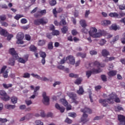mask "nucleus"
Wrapping results in <instances>:
<instances>
[{
  "mask_svg": "<svg viewBox=\"0 0 125 125\" xmlns=\"http://www.w3.org/2000/svg\"><path fill=\"white\" fill-rule=\"evenodd\" d=\"M40 90V86H37L35 87V88L34 89V93L36 94H39V93L37 91V90Z\"/></svg>",
  "mask_w": 125,
  "mask_h": 125,
  "instance_id": "4d7b16f0",
  "label": "nucleus"
},
{
  "mask_svg": "<svg viewBox=\"0 0 125 125\" xmlns=\"http://www.w3.org/2000/svg\"><path fill=\"white\" fill-rule=\"evenodd\" d=\"M61 102L62 103V105L64 106V107H66L67 111H69L72 109V106L71 105H68L69 103L68 102L64 99H61Z\"/></svg>",
  "mask_w": 125,
  "mask_h": 125,
  "instance_id": "9b49d317",
  "label": "nucleus"
},
{
  "mask_svg": "<svg viewBox=\"0 0 125 125\" xmlns=\"http://www.w3.org/2000/svg\"><path fill=\"white\" fill-rule=\"evenodd\" d=\"M96 32H97V29L95 27H91L90 31H88L89 35L92 38H100L102 36V33L98 32L96 33Z\"/></svg>",
  "mask_w": 125,
  "mask_h": 125,
  "instance_id": "7ed1b4c3",
  "label": "nucleus"
},
{
  "mask_svg": "<svg viewBox=\"0 0 125 125\" xmlns=\"http://www.w3.org/2000/svg\"><path fill=\"white\" fill-rule=\"evenodd\" d=\"M105 65L104 63H100L99 62L96 61L94 62H91L89 63H86L85 67L88 70H91L92 68L95 67V66H97L98 68H99V67L103 68L105 66Z\"/></svg>",
  "mask_w": 125,
  "mask_h": 125,
  "instance_id": "f03ea898",
  "label": "nucleus"
},
{
  "mask_svg": "<svg viewBox=\"0 0 125 125\" xmlns=\"http://www.w3.org/2000/svg\"><path fill=\"white\" fill-rule=\"evenodd\" d=\"M31 75L28 72L24 73L22 76V78H24V79H29Z\"/></svg>",
  "mask_w": 125,
  "mask_h": 125,
  "instance_id": "c756f323",
  "label": "nucleus"
},
{
  "mask_svg": "<svg viewBox=\"0 0 125 125\" xmlns=\"http://www.w3.org/2000/svg\"><path fill=\"white\" fill-rule=\"evenodd\" d=\"M119 35H117L116 36H115L112 40V42H117V41L119 40Z\"/></svg>",
  "mask_w": 125,
  "mask_h": 125,
  "instance_id": "0e129e2a",
  "label": "nucleus"
},
{
  "mask_svg": "<svg viewBox=\"0 0 125 125\" xmlns=\"http://www.w3.org/2000/svg\"><path fill=\"white\" fill-rule=\"evenodd\" d=\"M63 11V9L62 8H59L58 10H56V8H55L53 10V14L56 18L57 17V13H61Z\"/></svg>",
  "mask_w": 125,
  "mask_h": 125,
  "instance_id": "4468645a",
  "label": "nucleus"
},
{
  "mask_svg": "<svg viewBox=\"0 0 125 125\" xmlns=\"http://www.w3.org/2000/svg\"><path fill=\"white\" fill-rule=\"evenodd\" d=\"M90 54L91 55H96V54H97V52L95 50H91L90 51Z\"/></svg>",
  "mask_w": 125,
  "mask_h": 125,
  "instance_id": "69168bd1",
  "label": "nucleus"
},
{
  "mask_svg": "<svg viewBox=\"0 0 125 125\" xmlns=\"http://www.w3.org/2000/svg\"><path fill=\"white\" fill-rule=\"evenodd\" d=\"M99 103L100 104H102L104 107H107L108 106V99H100L99 101Z\"/></svg>",
  "mask_w": 125,
  "mask_h": 125,
  "instance_id": "2eb2a0df",
  "label": "nucleus"
},
{
  "mask_svg": "<svg viewBox=\"0 0 125 125\" xmlns=\"http://www.w3.org/2000/svg\"><path fill=\"white\" fill-rule=\"evenodd\" d=\"M42 97L43 99V104H44V105H49V98L46 96V93L45 92H43Z\"/></svg>",
  "mask_w": 125,
  "mask_h": 125,
  "instance_id": "f8f14e48",
  "label": "nucleus"
},
{
  "mask_svg": "<svg viewBox=\"0 0 125 125\" xmlns=\"http://www.w3.org/2000/svg\"><path fill=\"white\" fill-rule=\"evenodd\" d=\"M68 60L69 61L70 64L71 65H74L75 64V58L73 56H69L66 57V61Z\"/></svg>",
  "mask_w": 125,
  "mask_h": 125,
  "instance_id": "dca6fc26",
  "label": "nucleus"
},
{
  "mask_svg": "<svg viewBox=\"0 0 125 125\" xmlns=\"http://www.w3.org/2000/svg\"><path fill=\"white\" fill-rule=\"evenodd\" d=\"M117 70H110L107 73V75L109 77H114V76L117 75Z\"/></svg>",
  "mask_w": 125,
  "mask_h": 125,
  "instance_id": "6ab92c4d",
  "label": "nucleus"
},
{
  "mask_svg": "<svg viewBox=\"0 0 125 125\" xmlns=\"http://www.w3.org/2000/svg\"><path fill=\"white\" fill-rule=\"evenodd\" d=\"M0 35L1 36H3L4 37H7V39L8 41H10V40H11V38H13V35L12 34L8 35V32H7V31L1 28V27L0 26Z\"/></svg>",
  "mask_w": 125,
  "mask_h": 125,
  "instance_id": "39448f33",
  "label": "nucleus"
},
{
  "mask_svg": "<svg viewBox=\"0 0 125 125\" xmlns=\"http://www.w3.org/2000/svg\"><path fill=\"white\" fill-rule=\"evenodd\" d=\"M31 75L32 76V77H33L34 78L38 79V80H41V81L42 80V78L41 77V76L38 74H35L34 73H32L31 74Z\"/></svg>",
  "mask_w": 125,
  "mask_h": 125,
  "instance_id": "7c9ffc66",
  "label": "nucleus"
},
{
  "mask_svg": "<svg viewBox=\"0 0 125 125\" xmlns=\"http://www.w3.org/2000/svg\"><path fill=\"white\" fill-rule=\"evenodd\" d=\"M84 92V90H83V86H80L79 89V95H83Z\"/></svg>",
  "mask_w": 125,
  "mask_h": 125,
  "instance_id": "c9c22d12",
  "label": "nucleus"
},
{
  "mask_svg": "<svg viewBox=\"0 0 125 125\" xmlns=\"http://www.w3.org/2000/svg\"><path fill=\"white\" fill-rule=\"evenodd\" d=\"M93 74L92 70H88L86 72V76L88 78Z\"/></svg>",
  "mask_w": 125,
  "mask_h": 125,
  "instance_id": "4c0bfd02",
  "label": "nucleus"
},
{
  "mask_svg": "<svg viewBox=\"0 0 125 125\" xmlns=\"http://www.w3.org/2000/svg\"><path fill=\"white\" fill-rule=\"evenodd\" d=\"M118 95H117V94H114V93H111L110 94L109 96V98L107 99V103H108V104H114V99L115 100V99L116 98V97H117Z\"/></svg>",
  "mask_w": 125,
  "mask_h": 125,
  "instance_id": "9d476101",
  "label": "nucleus"
},
{
  "mask_svg": "<svg viewBox=\"0 0 125 125\" xmlns=\"http://www.w3.org/2000/svg\"><path fill=\"white\" fill-rule=\"evenodd\" d=\"M18 100V99H17V97L15 96H13L11 97V102L12 103H13V104H16V103H17Z\"/></svg>",
  "mask_w": 125,
  "mask_h": 125,
  "instance_id": "cd10ccee",
  "label": "nucleus"
},
{
  "mask_svg": "<svg viewBox=\"0 0 125 125\" xmlns=\"http://www.w3.org/2000/svg\"><path fill=\"white\" fill-rule=\"evenodd\" d=\"M65 123H67V124H71L73 122V121L72 120L69 119L68 118H67L65 120Z\"/></svg>",
  "mask_w": 125,
  "mask_h": 125,
  "instance_id": "bf43d9fd",
  "label": "nucleus"
},
{
  "mask_svg": "<svg viewBox=\"0 0 125 125\" xmlns=\"http://www.w3.org/2000/svg\"><path fill=\"white\" fill-rule=\"evenodd\" d=\"M81 111L83 113V117L81 118V122L83 123H86L89 121V120L87 118L88 115L86 114H91L92 113V110L90 108L88 107H85L84 109H81Z\"/></svg>",
  "mask_w": 125,
  "mask_h": 125,
  "instance_id": "f257e3e1",
  "label": "nucleus"
},
{
  "mask_svg": "<svg viewBox=\"0 0 125 125\" xmlns=\"http://www.w3.org/2000/svg\"><path fill=\"white\" fill-rule=\"evenodd\" d=\"M68 116L72 118H76L77 117V114L76 113H69Z\"/></svg>",
  "mask_w": 125,
  "mask_h": 125,
  "instance_id": "de8ad7c7",
  "label": "nucleus"
},
{
  "mask_svg": "<svg viewBox=\"0 0 125 125\" xmlns=\"http://www.w3.org/2000/svg\"><path fill=\"white\" fill-rule=\"evenodd\" d=\"M67 22H66V20L65 19H62L59 22V26H61V25H66Z\"/></svg>",
  "mask_w": 125,
  "mask_h": 125,
  "instance_id": "58836bf2",
  "label": "nucleus"
},
{
  "mask_svg": "<svg viewBox=\"0 0 125 125\" xmlns=\"http://www.w3.org/2000/svg\"><path fill=\"white\" fill-rule=\"evenodd\" d=\"M15 60H16L14 59V58L10 59L9 62V65H11V66H14L15 64Z\"/></svg>",
  "mask_w": 125,
  "mask_h": 125,
  "instance_id": "bb28decb",
  "label": "nucleus"
},
{
  "mask_svg": "<svg viewBox=\"0 0 125 125\" xmlns=\"http://www.w3.org/2000/svg\"><path fill=\"white\" fill-rule=\"evenodd\" d=\"M29 49L31 51H33V52H36V51H37V47L34 45H31L29 47Z\"/></svg>",
  "mask_w": 125,
  "mask_h": 125,
  "instance_id": "473e14b6",
  "label": "nucleus"
},
{
  "mask_svg": "<svg viewBox=\"0 0 125 125\" xmlns=\"http://www.w3.org/2000/svg\"><path fill=\"white\" fill-rule=\"evenodd\" d=\"M111 21L110 20H104L102 21V25L103 26H107V25H110Z\"/></svg>",
  "mask_w": 125,
  "mask_h": 125,
  "instance_id": "4be33fe9",
  "label": "nucleus"
},
{
  "mask_svg": "<svg viewBox=\"0 0 125 125\" xmlns=\"http://www.w3.org/2000/svg\"><path fill=\"white\" fill-rule=\"evenodd\" d=\"M101 78L103 82H107V77L106 75L103 74L101 75Z\"/></svg>",
  "mask_w": 125,
  "mask_h": 125,
  "instance_id": "37998d69",
  "label": "nucleus"
},
{
  "mask_svg": "<svg viewBox=\"0 0 125 125\" xmlns=\"http://www.w3.org/2000/svg\"><path fill=\"white\" fill-rule=\"evenodd\" d=\"M119 9H120V10H125V4L120 5L119 6Z\"/></svg>",
  "mask_w": 125,
  "mask_h": 125,
  "instance_id": "052dcab7",
  "label": "nucleus"
},
{
  "mask_svg": "<svg viewBox=\"0 0 125 125\" xmlns=\"http://www.w3.org/2000/svg\"><path fill=\"white\" fill-rule=\"evenodd\" d=\"M22 17H24L23 15L17 14L14 17V19H16V20H18L20 18H22Z\"/></svg>",
  "mask_w": 125,
  "mask_h": 125,
  "instance_id": "79ce46f5",
  "label": "nucleus"
},
{
  "mask_svg": "<svg viewBox=\"0 0 125 125\" xmlns=\"http://www.w3.org/2000/svg\"><path fill=\"white\" fill-rule=\"evenodd\" d=\"M0 95L2 96L1 99L3 101H5V102L8 101H9V99H10L9 96L7 95L6 92H5V91L3 90H0Z\"/></svg>",
  "mask_w": 125,
  "mask_h": 125,
  "instance_id": "0eeeda50",
  "label": "nucleus"
},
{
  "mask_svg": "<svg viewBox=\"0 0 125 125\" xmlns=\"http://www.w3.org/2000/svg\"><path fill=\"white\" fill-rule=\"evenodd\" d=\"M0 20H1V21H5V20H6V15H0Z\"/></svg>",
  "mask_w": 125,
  "mask_h": 125,
  "instance_id": "ea45409f",
  "label": "nucleus"
},
{
  "mask_svg": "<svg viewBox=\"0 0 125 125\" xmlns=\"http://www.w3.org/2000/svg\"><path fill=\"white\" fill-rule=\"evenodd\" d=\"M61 31L62 34H66L68 32V26H63L61 29Z\"/></svg>",
  "mask_w": 125,
  "mask_h": 125,
  "instance_id": "c85d7f7f",
  "label": "nucleus"
},
{
  "mask_svg": "<svg viewBox=\"0 0 125 125\" xmlns=\"http://www.w3.org/2000/svg\"><path fill=\"white\" fill-rule=\"evenodd\" d=\"M3 77L5 78H8V71L6 70L3 72Z\"/></svg>",
  "mask_w": 125,
  "mask_h": 125,
  "instance_id": "603ef678",
  "label": "nucleus"
},
{
  "mask_svg": "<svg viewBox=\"0 0 125 125\" xmlns=\"http://www.w3.org/2000/svg\"><path fill=\"white\" fill-rule=\"evenodd\" d=\"M39 13L41 14V16H42V15H44L45 14H46V10L44 9L40 11H39Z\"/></svg>",
  "mask_w": 125,
  "mask_h": 125,
  "instance_id": "a18cd8bd",
  "label": "nucleus"
},
{
  "mask_svg": "<svg viewBox=\"0 0 125 125\" xmlns=\"http://www.w3.org/2000/svg\"><path fill=\"white\" fill-rule=\"evenodd\" d=\"M105 43H106V41L105 40L102 39L100 41V45H104V44H105Z\"/></svg>",
  "mask_w": 125,
  "mask_h": 125,
  "instance_id": "6e6d98bb",
  "label": "nucleus"
},
{
  "mask_svg": "<svg viewBox=\"0 0 125 125\" xmlns=\"http://www.w3.org/2000/svg\"><path fill=\"white\" fill-rule=\"evenodd\" d=\"M79 56L82 57V58H85V57H86V54L85 53H79Z\"/></svg>",
  "mask_w": 125,
  "mask_h": 125,
  "instance_id": "864d4df0",
  "label": "nucleus"
},
{
  "mask_svg": "<svg viewBox=\"0 0 125 125\" xmlns=\"http://www.w3.org/2000/svg\"><path fill=\"white\" fill-rule=\"evenodd\" d=\"M46 42V41L44 40H39L38 44V45H40V46H42L43 45H44L45 44Z\"/></svg>",
  "mask_w": 125,
  "mask_h": 125,
  "instance_id": "aec40b11",
  "label": "nucleus"
},
{
  "mask_svg": "<svg viewBox=\"0 0 125 125\" xmlns=\"http://www.w3.org/2000/svg\"><path fill=\"white\" fill-rule=\"evenodd\" d=\"M55 107L58 110H59L60 111L61 113H64V112L65 111V107H64L63 106L61 107L60 105H59V104H56Z\"/></svg>",
  "mask_w": 125,
  "mask_h": 125,
  "instance_id": "f3484780",
  "label": "nucleus"
},
{
  "mask_svg": "<svg viewBox=\"0 0 125 125\" xmlns=\"http://www.w3.org/2000/svg\"><path fill=\"white\" fill-rule=\"evenodd\" d=\"M114 101L116 103H121V100L118 97V96H116V98L114 99Z\"/></svg>",
  "mask_w": 125,
  "mask_h": 125,
  "instance_id": "5fc2aeb1",
  "label": "nucleus"
},
{
  "mask_svg": "<svg viewBox=\"0 0 125 125\" xmlns=\"http://www.w3.org/2000/svg\"><path fill=\"white\" fill-rule=\"evenodd\" d=\"M111 28L112 30H114V31H117V30H120V27H118L117 24H112L111 25Z\"/></svg>",
  "mask_w": 125,
  "mask_h": 125,
  "instance_id": "e433bc0d",
  "label": "nucleus"
},
{
  "mask_svg": "<svg viewBox=\"0 0 125 125\" xmlns=\"http://www.w3.org/2000/svg\"><path fill=\"white\" fill-rule=\"evenodd\" d=\"M0 24L1 26H3V27H7V26H8V23L5 21H1Z\"/></svg>",
  "mask_w": 125,
  "mask_h": 125,
  "instance_id": "3c124183",
  "label": "nucleus"
},
{
  "mask_svg": "<svg viewBox=\"0 0 125 125\" xmlns=\"http://www.w3.org/2000/svg\"><path fill=\"white\" fill-rule=\"evenodd\" d=\"M36 125H43V123H42L41 120H37L35 122Z\"/></svg>",
  "mask_w": 125,
  "mask_h": 125,
  "instance_id": "8fccbe9b",
  "label": "nucleus"
},
{
  "mask_svg": "<svg viewBox=\"0 0 125 125\" xmlns=\"http://www.w3.org/2000/svg\"><path fill=\"white\" fill-rule=\"evenodd\" d=\"M9 53L11 55H12L14 58V59H18L19 58V56H18V54L17 52H16V51H15V49L14 48H10L9 50Z\"/></svg>",
  "mask_w": 125,
  "mask_h": 125,
  "instance_id": "1a4fd4ad",
  "label": "nucleus"
},
{
  "mask_svg": "<svg viewBox=\"0 0 125 125\" xmlns=\"http://www.w3.org/2000/svg\"><path fill=\"white\" fill-rule=\"evenodd\" d=\"M109 16L110 17H117V18H119V14L117 13L116 12H113V13H110L109 14Z\"/></svg>",
  "mask_w": 125,
  "mask_h": 125,
  "instance_id": "393cba45",
  "label": "nucleus"
},
{
  "mask_svg": "<svg viewBox=\"0 0 125 125\" xmlns=\"http://www.w3.org/2000/svg\"><path fill=\"white\" fill-rule=\"evenodd\" d=\"M25 40H26V41H31V36L30 35H25Z\"/></svg>",
  "mask_w": 125,
  "mask_h": 125,
  "instance_id": "774afa93",
  "label": "nucleus"
},
{
  "mask_svg": "<svg viewBox=\"0 0 125 125\" xmlns=\"http://www.w3.org/2000/svg\"><path fill=\"white\" fill-rule=\"evenodd\" d=\"M6 68H7V66H6V65H4L1 68V70H0L1 74H2L3 73H4V71H5V69H6Z\"/></svg>",
  "mask_w": 125,
  "mask_h": 125,
  "instance_id": "680f3d73",
  "label": "nucleus"
},
{
  "mask_svg": "<svg viewBox=\"0 0 125 125\" xmlns=\"http://www.w3.org/2000/svg\"><path fill=\"white\" fill-rule=\"evenodd\" d=\"M26 120H29L30 119H31L32 117H33V114L31 113H28L26 114V115L25 116Z\"/></svg>",
  "mask_w": 125,
  "mask_h": 125,
  "instance_id": "a19ab883",
  "label": "nucleus"
},
{
  "mask_svg": "<svg viewBox=\"0 0 125 125\" xmlns=\"http://www.w3.org/2000/svg\"><path fill=\"white\" fill-rule=\"evenodd\" d=\"M48 23L47 19L40 18L37 19L34 21V24L36 26H40V25H45Z\"/></svg>",
  "mask_w": 125,
  "mask_h": 125,
  "instance_id": "20e7f679",
  "label": "nucleus"
},
{
  "mask_svg": "<svg viewBox=\"0 0 125 125\" xmlns=\"http://www.w3.org/2000/svg\"><path fill=\"white\" fill-rule=\"evenodd\" d=\"M69 77L70 78H78L79 77V75L71 73L69 74Z\"/></svg>",
  "mask_w": 125,
  "mask_h": 125,
  "instance_id": "09e8293b",
  "label": "nucleus"
},
{
  "mask_svg": "<svg viewBox=\"0 0 125 125\" xmlns=\"http://www.w3.org/2000/svg\"><path fill=\"white\" fill-rule=\"evenodd\" d=\"M40 55L42 58H45L46 57V54L44 52H40Z\"/></svg>",
  "mask_w": 125,
  "mask_h": 125,
  "instance_id": "c03bdc74",
  "label": "nucleus"
},
{
  "mask_svg": "<svg viewBox=\"0 0 125 125\" xmlns=\"http://www.w3.org/2000/svg\"><path fill=\"white\" fill-rule=\"evenodd\" d=\"M101 53H102V55H103L104 57H107V56H108V55H110V53L109 52V51L105 49L102 50Z\"/></svg>",
  "mask_w": 125,
  "mask_h": 125,
  "instance_id": "a211bd4d",
  "label": "nucleus"
},
{
  "mask_svg": "<svg viewBox=\"0 0 125 125\" xmlns=\"http://www.w3.org/2000/svg\"><path fill=\"white\" fill-rule=\"evenodd\" d=\"M18 61L20 63H22V64H25V63H26L28 61V57H26L25 58V60H24L22 58H19L18 59Z\"/></svg>",
  "mask_w": 125,
  "mask_h": 125,
  "instance_id": "412c9836",
  "label": "nucleus"
},
{
  "mask_svg": "<svg viewBox=\"0 0 125 125\" xmlns=\"http://www.w3.org/2000/svg\"><path fill=\"white\" fill-rule=\"evenodd\" d=\"M82 32L83 33H84V34H87V33H88V30L85 28V27H83L82 29Z\"/></svg>",
  "mask_w": 125,
  "mask_h": 125,
  "instance_id": "e2e57ef3",
  "label": "nucleus"
},
{
  "mask_svg": "<svg viewBox=\"0 0 125 125\" xmlns=\"http://www.w3.org/2000/svg\"><path fill=\"white\" fill-rule=\"evenodd\" d=\"M118 121L120 122L119 125H125V116L122 115H118Z\"/></svg>",
  "mask_w": 125,
  "mask_h": 125,
  "instance_id": "ddd939ff",
  "label": "nucleus"
},
{
  "mask_svg": "<svg viewBox=\"0 0 125 125\" xmlns=\"http://www.w3.org/2000/svg\"><path fill=\"white\" fill-rule=\"evenodd\" d=\"M49 3L51 6H54L57 3L55 0H49Z\"/></svg>",
  "mask_w": 125,
  "mask_h": 125,
  "instance_id": "2f4dec72",
  "label": "nucleus"
},
{
  "mask_svg": "<svg viewBox=\"0 0 125 125\" xmlns=\"http://www.w3.org/2000/svg\"><path fill=\"white\" fill-rule=\"evenodd\" d=\"M59 31L58 30H54L52 32V34L53 36H58L59 35Z\"/></svg>",
  "mask_w": 125,
  "mask_h": 125,
  "instance_id": "49530a36",
  "label": "nucleus"
},
{
  "mask_svg": "<svg viewBox=\"0 0 125 125\" xmlns=\"http://www.w3.org/2000/svg\"><path fill=\"white\" fill-rule=\"evenodd\" d=\"M91 71L93 74H98L102 72L101 69L99 68L98 69L93 68Z\"/></svg>",
  "mask_w": 125,
  "mask_h": 125,
  "instance_id": "b1692460",
  "label": "nucleus"
},
{
  "mask_svg": "<svg viewBox=\"0 0 125 125\" xmlns=\"http://www.w3.org/2000/svg\"><path fill=\"white\" fill-rule=\"evenodd\" d=\"M48 49L52 50L53 49V42H49L48 44Z\"/></svg>",
  "mask_w": 125,
  "mask_h": 125,
  "instance_id": "72a5a7b5",
  "label": "nucleus"
},
{
  "mask_svg": "<svg viewBox=\"0 0 125 125\" xmlns=\"http://www.w3.org/2000/svg\"><path fill=\"white\" fill-rule=\"evenodd\" d=\"M15 107H16V105H15L6 104L5 105L6 109H8V110H10V109H14Z\"/></svg>",
  "mask_w": 125,
  "mask_h": 125,
  "instance_id": "a878e982",
  "label": "nucleus"
},
{
  "mask_svg": "<svg viewBox=\"0 0 125 125\" xmlns=\"http://www.w3.org/2000/svg\"><path fill=\"white\" fill-rule=\"evenodd\" d=\"M2 85L4 88H5L6 89L9 88V87H12V84H7L6 83H3Z\"/></svg>",
  "mask_w": 125,
  "mask_h": 125,
  "instance_id": "f704fd0d",
  "label": "nucleus"
},
{
  "mask_svg": "<svg viewBox=\"0 0 125 125\" xmlns=\"http://www.w3.org/2000/svg\"><path fill=\"white\" fill-rule=\"evenodd\" d=\"M25 104L27 106H29V105H31V104H32L33 103L32 102V101L28 100V101H25Z\"/></svg>",
  "mask_w": 125,
  "mask_h": 125,
  "instance_id": "338daca9",
  "label": "nucleus"
},
{
  "mask_svg": "<svg viewBox=\"0 0 125 125\" xmlns=\"http://www.w3.org/2000/svg\"><path fill=\"white\" fill-rule=\"evenodd\" d=\"M68 96L69 97V98L71 99L72 103H75V104H78V101H77V94L71 92L67 94Z\"/></svg>",
  "mask_w": 125,
  "mask_h": 125,
  "instance_id": "6e6552de",
  "label": "nucleus"
},
{
  "mask_svg": "<svg viewBox=\"0 0 125 125\" xmlns=\"http://www.w3.org/2000/svg\"><path fill=\"white\" fill-rule=\"evenodd\" d=\"M80 25L83 27V28H84L87 26L86 24V22H85V21L84 20H82L80 21Z\"/></svg>",
  "mask_w": 125,
  "mask_h": 125,
  "instance_id": "5701e85b",
  "label": "nucleus"
},
{
  "mask_svg": "<svg viewBox=\"0 0 125 125\" xmlns=\"http://www.w3.org/2000/svg\"><path fill=\"white\" fill-rule=\"evenodd\" d=\"M17 43L18 44H23L24 43V41L23 39H24V34L22 32H19L17 35Z\"/></svg>",
  "mask_w": 125,
  "mask_h": 125,
  "instance_id": "423d86ee",
  "label": "nucleus"
},
{
  "mask_svg": "<svg viewBox=\"0 0 125 125\" xmlns=\"http://www.w3.org/2000/svg\"><path fill=\"white\" fill-rule=\"evenodd\" d=\"M65 61H67V58H63L60 61V64H64L65 63Z\"/></svg>",
  "mask_w": 125,
  "mask_h": 125,
  "instance_id": "13d9d810",
  "label": "nucleus"
}]
</instances>
